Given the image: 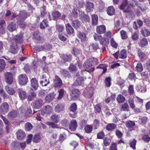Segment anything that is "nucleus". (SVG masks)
<instances>
[{
  "mask_svg": "<svg viewBox=\"0 0 150 150\" xmlns=\"http://www.w3.org/2000/svg\"><path fill=\"white\" fill-rule=\"evenodd\" d=\"M128 4V0H123L122 4L120 6L119 8L121 10H123L124 12L128 13L130 15H132L134 14V13L131 9L129 5H128L127 7L125 8Z\"/></svg>",
  "mask_w": 150,
  "mask_h": 150,
  "instance_id": "nucleus-1",
  "label": "nucleus"
},
{
  "mask_svg": "<svg viewBox=\"0 0 150 150\" xmlns=\"http://www.w3.org/2000/svg\"><path fill=\"white\" fill-rule=\"evenodd\" d=\"M19 84L24 85L26 84L28 81V78L25 74H22L19 75L18 78Z\"/></svg>",
  "mask_w": 150,
  "mask_h": 150,
  "instance_id": "nucleus-2",
  "label": "nucleus"
},
{
  "mask_svg": "<svg viewBox=\"0 0 150 150\" xmlns=\"http://www.w3.org/2000/svg\"><path fill=\"white\" fill-rule=\"evenodd\" d=\"M9 107L8 103L6 102L3 103L0 106V114L5 115L8 111Z\"/></svg>",
  "mask_w": 150,
  "mask_h": 150,
  "instance_id": "nucleus-3",
  "label": "nucleus"
},
{
  "mask_svg": "<svg viewBox=\"0 0 150 150\" xmlns=\"http://www.w3.org/2000/svg\"><path fill=\"white\" fill-rule=\"evenodd\" d=\"M5 80L8 84H11L13 82V74L10 72H6L5 74Z\"/></svg>",
  "mask_w": 150,
  "mask_h": 150,
  "instance_id": "nucleus-4",
  "label": "nucleus"
},
{
  "mask_svg": "<svg viewBox=\"0 0 150 150\" xmlns=\"http://www.w3.org/2000/svg\"><path fill=\"white\" fill-rule=\"evenodd\" d=\"M62 84L61 79L57 75H55L54 79V86L55 87L59 88Z\"/></svg>",
  "mask_w": 150,
  "mask_h": 150,
  "instance_id": "nucleus-5",
  "label": "nucleus"
},
{
  "mask_svg": "<svg viewBox=\"0 0 150 150\" xmlns=\"http://www.w3.org/2000/svg\"><path fill=\"white\" fill-rule=\"evenodd\" d=\"M18 113V112L17 110H12L8 113L7 117L9 120H13L17 117Z\"/></svg>",
  "mask_w": 150,
  "mask_h": 150,
  "instance_id": "nucleus-6",
  "label": "nucleus"
},
{
  "mask_svg": "<svg viewBox=\"0 0 150 150\" xmlns=\"http://www.w3.org/2000/svg\"><path fill=\"white\" fill-rule=\"evenodd\" d=\"M52 108L49 105L43 107L41 111V114L44 115L45 113L50 114L52 112Z\"/></svg>",
  "mask_w": 150,
  "mask_h": 150,
  "instance_id": "nucleus-7",
  "label": "nucleus"
},
{
  "mask_svg": "<svg viewBox=\"0 0 150 150\" xmlns=\"http://www.w3.org/2000/svg\"><path fill=\"white\" fill-rule=\"evenodd\" d=\"M17 25L14 22H12L8 24L7 26L8 30L10 32H13L17 29Z\"/></svg>",
  "mask_w": 150,
  "mask_h": 150,
  "instance_id": "nucleus-8",
  "label": "nucleus"
},
{
  "mask_svg": "<svg viewBox=\"0 0 150 150\" xmlns=\"http://www.w3.org/2000/svg\"><path fill=\"white\" fill-rule=\"evenodd\" d=\"M17 138L20 140L24 139L25 136V132L22 130L20 129L16 133Z\"/></svg>",
  "mask_w": 150,
  "mask_h": 150,
  "instance_id": "nucleus-9",
  "label": "nucleus"
},
{
  "mask_svg": "<svg viewBox=\"0 0 150 150\" xmlns=\"http://www.w3.org/2000/svg\"><path fill=\"white\" fill-rule=\"evenodd\" d=\"M42 100L41 99L35 100L33 104V107L35 109H39L42 105Z\"/></svg>",
  "mask_w": 150,
  "mask_h": 150,
  "instance_id": "nucleus-10",
  "label": "nucleus"
},
{
  "mask_svg": "<svg viewBox=\"0 0 150 150\" xmlns=\"http://www.w3.org/2000/svg\"><path fill=\"white\" fill-rule=\"evenodd\" d=\"M106 31V27L105 25H102L97 27L96 32L99 34L104 33Z\"/></svg>",
  "mask_w": 150,
  "mask_h": 150,
  "instance_id": "nucleus-11",
  "label": "nucleus"
},
{
  "mask_svg": "<svg viewBox=\"0 0 150 150\" xmlns=\"http://www.w3.org/2000/svg\"><path fill=\"white\" fill-rule=\"evenodd\" d=\"M27 12L25 11H21L17 18L18 20H24L27 17Z\"/></svg>",
  "mask_w": 150,
  "mask_h": 150,
  "instance_id": "nucleus-12",
  "label": "nucleus"
},
{
  "mask_svg": "<svg viewBox=\"0 0 150 150\" xmlns=\"http://www.w3.org/2000/svg\"><path fill=\"white\" fill-rule=\"evenodd\" d=\"M31 86L32 89L36 90L38 87V82L35 78H32L30 81Z\"/></svg>",
  "mask_w": 150,
  "mask_h": 150,
  "instance_id": "nucleus-13",
  "label": "nucleus"
},
{
  "mask_svg": "<svg viewBox=\"0 0 150 150\" xmlns=\"http://www.w3.org/2000/svg\"><path fill=\"white\" fill-rule=\"evenodd\" d=\"M79 15L82 21L88 22L89 21V17L88 15L85 14L83 11H79Z\"/></svg>",
  "mask_w": 150,
  "mask_h": 150,
  "instance_id": "nucleus-14",
  "label": "nucleus"
},
{
  "mask_svg": "<svg viewBox=\"0 0 150 150\" xmlns=\"http://www.w3.org/2000/svg\"><path fill=\"white\" fill-rule=\"evenodd\" d=\"M77 126V122L76 120L73 119L71 120L69 125V128L72 131H74L76 129Z\"/></svg>",
  "mask_w": 150,
  "mask_h": 150,
  "instance_id": "nucleus-15",
  "label": "nucleus"
},
{
  "mask_svg": "<svg viewBox=\"0 0 150 150\" xmlns=\"http://www.w3.org/2000/svg\"><path fill=\"white\" fill-rule=\"evenodd\" d=\"M19 49L17 45L14 43H12L10 45V51L12 53L15 54L18 51Z\"/></svg>",
  "mask_w": 150,
  "mask_h": 150,
  "instance_id": "nucleus-16",
  "label": "nucleus"
},
{
  "mask_svg": "<svg viewBox=\"0 0 150 150\" xmlns=\"http://www.w3.org/2000/svg\"><path fill=\"white\" fill-rule=\"evenodd\" d=\"M66 29L68 34L71 35L74 33V29L69 23H67L66 25Z\"/></svg>",
  "mask_w": 150,
  "mask_h": 150,
  "instance_id": "nucleus-17",
  "label": "nucleus"
},
{
  "mask_svg": "<svg viewBox=\"0 0 150 150\" xmlns=\"http://www.w3.org/2000/svg\"><path fill=\"white\" fill-rule=\"evenodd\" d=\"M17 91L20 99L22 100L25 99L26 97V93L23 90L22 88H18Z\"/></svg>",
  "mask_w": 150,
  "mask_h": 150,
  "instance_id": "nucleus-18",
  "label": "nucleus"
},
{
  "mask_svg": "<svg viewBox=\"0 0 150 150\" xmlns=\"http://www.w3.org/2000/svg\"><path fill=\"white\" fill-rule=\"evenodd\" d=\"M83 94L86 98H91L93 94L92 88H91V89H89V90L88 89L84 90L83 91Z\"/></svg>",
  "mask_w": 150,
  "mask_h": 150,
  "instance_id": "nucleus-19",
  "label": "nucleus"
},
{
  "mask_svg": "<svg viewBox=\"0 0 150 150\" xmlns=\"http://www.w3.org/2000/svg\"><path fill=\"white\" fill-rule=\"evenodd\" d=\"M135 124L134 122L129 121L126 122L125 123L126 127H127L130 131L133 129V128L135 126Z\"/></svg>",
  "mask_w": 150,
  "mask_h": 150,
  "instance_id": "nucleus-20",
  "label": "nucleus"
},
{
  "mask_svg": "<svg viewBox=\"0 0 150 150\" xmlns=\"http://www.w3.org/2000/svg\"><path fill=\"white\" fill-rule=\"evenodd\" d=\"M80 94V91L78 89H73L71 94V97L74 99H76L79 97Z\"/></svg>",
  "mask_w": 150,
  "mask_h": 150,
  "instance_id": "nucleus-21",
  "label": "nucleus"
},
{
  "mask_svg": "<svg viewBox=\"0 0 150 150\" xmlns=\"http://www.w3.org/2000/svg\"><path fill=\"white\" fill-rule=\"evenodd\" d=\"M143 25V22L140 20H137L136 22H134L133 24V27L135 29L141 27Z\"/></svg>",
  "mask_w": 150,
  "mask_h": 150,
  "instance_id": "nucleus-22",
  "label": "nucleus"
},
{
  "mask_svg": "<svg viewBox=\"0 0 150 150\" xmlns=\"http://www.w3.org/2000/svg\"><path fill=\"white\" fill-rule=\"evenodd\" d=\"M141 33L144 37H148L150 35V29L144 28L141 30Z\"/></svg>",
  "mask_w": 150,
  "mask_h": 150,
  "instance_id": "nucleus-23",
  "label": "nucleus"
},
{
  "mask_svg": "<svg viewBox=\"0 0 150 150\" xmlns=\"http://www.w3.org/2000/svg\"><path fill=\"white\" fill-rule=\"evenodd\" d=\"M55 95L53 93H50L48 94L45 98V102L49 103L51 102L54 98Z\"/></svg>",
  "mask_w": 150,
  "mask_h": 150,
  "instance_id": "nucleus-24",
  "label": "nucleus"
},
{
  "mask_svg": "<svg viewBox=\"0 0 150 150\" xmlns=\"http://www.w3.org/2000/svg\"><path fill=\"white\" fill-rule=\"evenodd\" d=\"M107 13L110 16H112L115 14V10L113 6H110L108 8Z\"/></svg>",
  "mask_w": 150,
  "mask_h": 150,
  "instance_id": "nucleus-25",
  "label": "nucleus"
},
{
  "mask_svg": "<svg viewBox=\"0 0 150 150\" xmlns=\"http://www.w3.org/2000/svg\"><path fill=\"white\" fill-rule=\"evenodd\" d=\"M138 54L139 58L142 62L146 60L147 57V55L143 52H139Z\"/></svg>",
  "mask_w": 150,
  "mask_h": 150,
  "instance_id": "nucleus-26",
  "label": "nucleus"
},
{
  "mask_svg": "<svg viewBox=\"0 0 150 150\" xmlns=\"http://www.w3.org/2000/svg\"><path fill=\"white\" fill-rule=\"evenodd\" d=\"M72 58V56L70 55L64 54L62 56V59L64 62H69Z\"/></svg>",
  "mask_w": 150,
  "mask_h": 150,
  "instance_id": "nucleus-27",
  "label": "nucleus"
},
{
  "mask_svg": "<svg viewBox=\"0 0 150 150\" xmlns=\"http://www.w3.org/2000/svg\"><path fill=\"white\" fill-rule=\"evenodd\" d=\"M116 125L114 123L108 124L106 127V129L108 131L113 130L116 127Z\"/></svg>",
  "mask_w": 150,
  "mask_h": 150,
  "instance_id": "nucleus-28",
  "label": "nucleus"
},
{
  "mask_svg": "<svg viewBox=\"0 0 150 150\" xmlns=\"http://www.w3.org/2000/svg\"><path fill=\"white\" fill-rule=\"evenodd\" d=\"M109 39L104 37L101 38L100 42V44L103 46L107 45L109 43Z\"/></svg>",
  "mask_w": 150,
  "mask_h": 150,
  "instance_id": "nucleus-29",
  "label": "nucleus"
},
{
  "mask_svg": "<svg viewBox=\"0 0 150 150\" xmlns=\"http://www.w3.org/2000/svg\"><path fill=\"white\" fill-rule=\"evenodd\" d=\"M64 109V107L63 104L58 105L55 108V111L57 112H60L63 111Z\"/></svg>",
  "mask_w": 150,
  "mask_h": 150,
  "instance_id": "nucleus-30",
  "label": "nucleus"
},
{
  "mask_svg": "<svg viewBox=\"0 0 150 150\" xmlns=\"http://www.w3.org/2000/svg\"><path fill=\"white\" fill-rule=\"evenodd\" d=\"M84 80L83 79L80 77L78 78L74 83V85L75 86H77L79 85H81L83 83Z\"/></svg>",
  "mask_w": 150,
  "mask_h": 150,
  "instance_id": "nucleus-31",
  "label": "nucleus"
},
{
  "mask_svg": "<svg viewBox=\"0 0 150 150\" xmlns=\"http://www.w3.org/2000/svg\"><path fill=\"white\" fill-rule=\"evenodd\" d=\"M78 37L82 42L85 41L86 40V35L83 33L79 32L78 34Z\"/></svg>",
  "mask_w": 150,
  "mask_h": 150,
  "instance_id": "nucleus-32",
  "label": "nucleus"
},
{
  "mask_svg": "<svg viewBox=\"0 0 150 150\" xmlns=\"http://www.w3.org/2000/svg\"><path fill=\"white\" fill-rule=\"evenodd\" d=\"M92 62L91 59H88L83 64L84 67L87 69L89 68L92 66Z\"/></svg>",
  "mask_w": 150,
  "mask_h": 150,
  "instance_id": "nucleus-33",
  "label": "nucleus"
},
{
  "mask_svg": "<svg viewBox=\"0 0 150 150\" xmlns=\"http://www.w3.org/2000/svg\"><path fill=\"white\" fill-rule=\"evenodd\" d=\"M48 25V21L47 20H44L40 23V27L41 29H44Z\"/></svg>",
  "mask_w": 150,
  "mask_h": 150,
  "instance_id": "nucleus-34",
  "label": "nucleus"
},
{
  "mask_svg": "<svg viewBox=\"0 0 150 150\" xmlns=\"http://www.w3.org/2000/svg\"><path fill=\"white\" fill-rule=\"evenodd\" d=\"M15 41L17 43H21L23 41L22 35L20 34L18 35H17L15 38Z\"/></svg>",
  "mask_w": 150,
  "mask_h": 150,
  "instance_id": "nucleus-35",
  "label": "nucleus"
},
{
  "mask_svg": "<svg viewBox=\"0 0 150 150\" xmlns=\"http://www.w3.org/2000/svg\"><path fill=\"white\" fill-rule=\"evenodd\" d=\"M71 25L75 28H79L81 26L80 22L77 20L73 21L71 23Z\"/></svg>",
  "mask_w": 150,
  "mask_h": 150,
  "instance_id": "nucleus-36",
  "label": "nucleus"
},
{
  "mask_svg": "<svg viewBox=\"0 0 150 150\" xmlns=\"http://www.w3.org/2000/svg\"><path fill=\"white\" fill-rule=\"evenodd\" d=\"M5 89L7 92L10 95L13 94L15 93V91L13 88H9L8 86H6L5 87Z\"/></svg>",
  "mask_w": 150,
  "mask_h": 150,
  "instance_id": "nucleus-37",
  "label": "nucleus"
},
{
  "mask_svg": "<svg viewBox=\"0 0 150 150\" xmlns=\"http://www.w3.org/2000/svg\"><path fill=\"white\" fill-rule=\"evenodd\" d=\"M56 27V30L59 33H62L64 30V27L62 25L57 24Z\"/></svg>",
  "mask_w": 150,
  "mask_h": 150,
  "instance_id": "nucleus-38",
  "label": "nucleus"
},
{
  "mask_svg": "<svg viewBox=\"0 0 150 150\" xmlns=\"http://www.w3.org/2000/svg\"><path fill=\"white\" fill-rule=\"evenodd\" d=\"M92 23L93 25H96L98 24V17L96 15L92 16Z\"/></svg>",
  "mask_w": 150,
  "mask_h": 150,
  "instance_id": "nucleus-39",
  "label": "nucleus"
},
{
  "mask_svg": "<svg viewBox=\"0 0 150 150\" xmlns=\"http://www.w3.org/2000/svg\"><path fill=\"white\" fill-rule=\"evenodd\" d=\"M51 119L55 123H57L59 121V117L57 115H52L51 117Z\"/></svg>",
  "mask_w": 150,
  "mask_h": 150,
  "instance_id": "nucleus-40",
  "label": "nucleus"
},
{
  "mask_svg": "<svg viewBox=\"0 0 150 150\" xmlns=\"http://www.w3.org/2000/svg\"><path fill=\"white\" fill-rule=\"evenodd\" d=\"M93 6L94 5L92 3L88 2H87L86 8V11L88 12L91 11L92 10Z\"/></svg>",
  "mask_w": 150,
  "mask_h": 150,
  "instance_id": "nucleus-41",
  "label": "nucleus"
},
{
  "mask_svg": "<svg viewBox=\"0 0 150 150\" xmlns=\"http://www.w3.org/2000/svg\"><path fill=\"white\" fill-rule=\"evenodd\" d=\"M117 100L118 103H122L125 101V98L121 94H119L117 98Z\"/></svg>",
  "mask_w": 150,
  "mask_h": 150,
  "instance_id": "nucleus-42",
  "label": "nucleus"
},
{
  "mask_svg": "<svg viewBox=\"0 0 150 150\" xmlns=\"http://www.w3.org/2000/svg\"><path fill=\"white\" fill-rule=\"evenodd\" d=\"M69 70L73 73L77 71V67L75 65L72 64H71L69 67Z\"/></svg>",
  "mask_w": 150,
  "mask_h": 150,
  "instance_id": "nucleus-43",
  "label": "nucleus"
},
{
  "mask_svg": "<svg viewBox=\"0 0 150 150\" xmlns=\"http://www.w3.org/2000/svg\"><path fill=\"white\" fill-rule=\"evenodd\" d=\"M64 36L62 33H59L58 35L59 38L61 41H65L67 39V37H68L67 35H65Z\"/></svg>",
  "mask_w": 150,
  "mask_h": 150,
  "instance_id": "nucleus-44",
  "label": "nucleus"
},
{
  "mask_svg": "<svg viewBox=\"0 0 150 150\" xmlns=\"http://www.w3.org/2000/svg\"><path fill=\"white\" fill-rule=\"evenodd\" d=\"M40 139L41 137L40 135L38 134H36L33 137V142L35 143H38L40 141Z\"/></svg>",
  "mask_w": 150,
  "mask_h": 150,
  "instance_id": "nucleus-45",
  "label": "nucleus"
},
{
  "mask_svg": "<svg viewBox=\"0 0 150 150\" xmlns=\"http://www.w3.org/2000/svg\"><path fill=\"white\" fill-rule=\"evenodd\" d=\"M119 57L120 58L122 59H124L126 58L127 57L126 51L125 50H122L121 51Z\"/></svg>",
  "mask_w": 150,
  "mask_h": 150,
  "instance_id": "nucleus-46",
  "label": "nucleus"
},
{
  "mask_svg": "<svg viewBox=\"0 0 150 150\" xmlns=\"http://www.w3.org/2000/svg\"><path fill=\"white\" fill-rule=\"evenodd\" d=\"M46 7L43 6L41 8V16L42 17H44L46 14Z\"/></svg>",
  "mask_w": 150,
  "mask_h": 150,
  "instance_id": "nucleus-47",
  "label": "nucleus"
},
{
  "mask_svg": "<svg viewBox=\"0 0 150 150\" xmlns=\"http://www.w3.org/2000/svg\"><path fill=\"white\" fill-rule=\"evenodd\" d=\"M61 15V13L58 11H55L52 13V16L54 19L59 18Z\"/></svg>",
  "mask_w": 150,
  "mask_h": 150,
  "instance_id": "nucleus-48",
  "label": "nucleus"
},
{
  "mask_svg": "<svg viewBox=\"0 0 150 150\" xmlns=\"http://www.w3.org/2000/svg\"><path fill=\"white\" fill-rule=\"evenodd\" d=\"M93 130V127L91 125H87L85 128V132L87 133L91 132Z\"/></svg>",
  "mask_w": 150,
  "mask_h": 150,
  "instance_id": "nucleus-49",
  "label": "nucleus"
},
{
  "mask_svg": "<svg viewBox=\"0 0 150 150\" xmlns=\"http://www.w3.org/2000/svg\"><path fill=\"white\" fill-rule=\"evenodd\" d=\"M6 66L4 60L2 59H0V71H2Z\"/></svg>",
  "mask_w": 150,
  "mask_h": 150,
  "instance_id": "nucleus-50",
  "label": "nucleus"
},
{
  "mask_svg": "<svg viewBox=\"0 0 150 150\" xmlns=\"http://www.w3.org/2000/svg\"><path fill=\"white\" fill-rule=\"evenodd\" d=\"M120 33L121 35L122 38L123 40H125L127 38V32L123 30L120 31Z\"/></svg>",
  "mask_w": 150,
  "mask_h": 150,
  "instance_id": "nucleus-51",
  "label": "nucleus"
},
{
  "mask_svg": "<svg viewBox=\"0 0 150 150\" xmlns=\"http://www.w3.org/2000/svg\"><path fill=\"white\" fill-rule=\"evenodd\" d=\"M33 128L32 124L29 122H26L25 125V129L27 131H29Z\"/></svg>",
  "mask_w": 150,
  "mask_h": 150,
  "instance_id": "nucleus-52",
  "label": "nucleus"
},
{
  "mask_svg": "<svg viewBox=\"0 0 150 150\" xmlns=\"http://www.w3.org/2000/svg\"><path fill=\"white\" fill-rule=\"evenodd\" d=\"M140 45L142 47H143L148 44V41L147 39L145 38H142L140 41Z\"/></svg>",
  "mask_w": 150,
  "mask_h": 150,
  "instance_id": "nucleus-53",
  "label": "nucleus"
},
{
  "mask_svg": "<svg viewBox=\"0 0 150 150\" xmlns=\"http://www.w3.org/2000/svg\"><path fill=\"white\" fill-rule=\"evenodd\" d=\"M128 102L130 107L133 109L135 108V105L134 104V102L133 99L129 98L128 100Z\"/></svg>",
  "mask_w": 150,
  "mask_h": 150,
  "instance_id": "nucleus-54",
  "label": "nucleus"
},
{
  "mask_svg": "<svg viewBox=\"0 0 150 150\" xmlns=\"http://www.w3.org/2000/svg\"><path fill=\"white\" fill-rule=\"evenodd\" d=\"M0 116L1 117V118L2 119L3 121H4V123L6 125H11V123L8 121V120L6 118L4 117L2 115H1Z\"/></svg>",
  "mask_w": 150,
  "mask_h": 150,
  "instance_id": "nucleus-55",
  "label": "nucleus"
},
{
  "mask_svg": "<svg viewBox=\"0 0 150 150\" xmlns=\"http://www.w3.org/2000/svg\"><path fill=\"white\" fill-rule=\"evenodd\" d=\"M105 136L104 133L103 131H101L97 133V138L99 139H102L104 138Z\"/></svg>",
  "mask_w": 150,
  "mask_h": 150,
  "instance_id": "nucleus-56",
  "label": "nucleus"
},
{
  "mask_svg": "<svg viewBox=\"0 0 150 150\" xmlns=\"http://www.w3.org/2000/svg\"><path fill=\"white\" fill-rule=\"evenodd\" d=\"M121 107L122 109L125 111H127L129 109V106L127 103H125L122 104Z\"/></svg>",
  "mask_w": 150,
  "mask_h": 150,
  "instance_id": "nucleus-57",
  "label": "nucleus"
},
{
  "mask_svg": "<svg viewBox=\"0 0 150 150\" xmlns=\"http://www.w3.org/2000/svg\"><path fill=\"white\" fill-rule=\"evenodd\" d=\"M59 95L58 97V99H61L63 97V95L64 93V91L63 89H61L58 91Z\"/></svg>",
  "mask_w": 150,
  "mask_h": 150,
  "instance_id": "nucleus-58",
  "label": "nucleus"
},
{
  "mask_svg": "<svg viewBox=\"0 0 150 150\" xmlns=\"http://www.w3.org/2000/svg\"><path fill=\"white\" fill-rule=\"evenodd\" d=\"M110 42V44L112 46L115 48L117 47L118 44L114 40L113 38H112L111 39Z\"/></svg>",
  "mask_w": 150,
  "mask_h": 150,
  "instance_id": "nucleus-59",
  "label": "nucleus"
},
{
  "mask_svg": "<svg viewBox=\"0 0 150 150\" xmlns=\"http://www.w3.org/2000/svg\"><path fill=\"white\" fill-rule=\"evenodd\" d=\"M49 80L48 81L47 79H45L44 81L42 80L40 81V83L42 86H46L49 83Z\"/></svg>",
  "mask_w": 150,
  "mask_h": 150,
  "instance_id": "nucleus-60",
  "label": "nucleus"
},
{
  "mask_svg": "<svg viewBox=\"0 0 150 150\" xmlns=\"http://www.w3.org/2000/svg\"><path fill=\"white\" fill-rule=\"evenodd\" d=\"M35 50L36 51L38 52L45 51L44 45H38L36 46L35 47Z\"/></svg>",
  "mask_w": 150,
  "mask_h": 150,
  "instance_id": "nucleus-61",
  "label": "nucleus"
},
{
  "mask_svg": "<svg viewBox=\"0 0 150 150\" xmlns=\"http://www.w3.org/2000/svg\"><path fill=\"white\" fill-rule=\"evenodd\" d=\"M17 23L18 25L21 28H24L26 25L24 22V20H18L17 21Z\"/></svg>",
  "mask_w": 150,
  "mask_h": 150,
  "instance_id": "nucleus-62",
  "label": "nucleus"
},
{
  "mask_svg": "<svg viewBox=\"0 0 150 150\" xmlns=\"http://www.w3.org/2000/svg\"><path fill=\"white\" fill-rule=\"evenodd\" d=\"M94 40L96 41H100V39L102 38L101 35H98L96 33H94L93 35Z\"/></svg>",
  "mask_w": 150,
  "mask_h": 150,
  "instance_id": "nucleus-63",
  "label": "nucleus"
},
{
  "mask_svg": "<svg viewBox=\"0 0 150 150\" xmlns=\"http://www.w3.org/2000/svg\"><path fill=\"white\" fill-rule=\"evenodd\" d=\"M110 150H117V144L115 142L112 144L110 147Z\"/></svg>",
  "mask_w": 150,
  "mask_h": 150,
  "instance_id": "nucleus-64",
  "label": "nucleus"
}]
</instances>
